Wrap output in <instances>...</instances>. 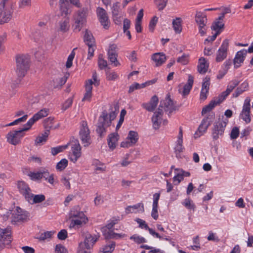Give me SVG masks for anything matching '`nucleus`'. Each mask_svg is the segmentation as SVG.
Listing matches in <instances>:
<instances>
[{"label": "nucleus", "mask_w": 253, "mask_h": 253, "mask_svg": "<svg viewBox=\"0 0 253 253\" xmlns=\"http://www.w3.org/2000/svg\"><path fill=\"white\" fill-rule=\"evenodd\" d=\"M116 117V113L115 111L110 112L109 116L106 111L102 112L101 115L98 119L96 129L100 137H102L104 135L106 132V128L111 125L112 121L114 120Z\"/></svg>", "instance_id": "1"}, {"label": "nucleus", "mask_w": 253, "mask_h": 253, "mask_svg": "<svg viewBox=\"0 0 253 253\" xmlns=\"http://www.w3.org/2000/svg\"><path fill=\"white\" fill-rule=\"evenodd\" d=\"M13 11L14 2L12 0H2L0 2V24L10 21Z\"/></svg>", "instance_id": "2"}, {"label": "nucleus", "mask_w": 253, "mask_h": 253, "mask_svg": "<svg viewBox=\"0 0 253 253\" xmlns=\"http://www.w3.org/2000/svg\"><path fill=\"white\" fill-rule=\"evenodd\" d=\"M30 59L28 55L20 54L16 56V73L18 78L24 77L30 68Z\"/></svg>", "instance_id": "3"}, {"label": "nucleus", "mask_w": 253, "mask_h": 253, "mask_svg": "<svg viewBox=\"0 0 253 253\" xmlns=\"http://www.w3.org/2000/svg\"><path fill=\"white\" fill-rule=\"evenodd\" d=\"M89 9L86 7H84L78 10L74 15V31L79 32L86 22V17L88 13Z\"/></svg>", "instance_id": "4"}, {"label": "nucleus", "mask_w": 253, "mask_h": 253, "mask_svg": "<svg viewBox=\"0 0 253 253\" xmlns=\"http://www.w3.org/2000/svg\"><path fill=\"white\" fill-rule=\"evenodd\" d=\"M70 217L74 218L72 219L70 228L80 227L83 224H85L87 221V218L82 211H71Z\"/></svg>", "instance_id": "5"}, {"label": "nucleus", "mask_w": 253, "mask_h": 253, "mask_svg": "<svg viewBox=\"0 0 253 253\" xmlns=\"http://www.w3.org/2000/svg\"><path fill=\"white\" fill-rule=\"evenodd\" d=\"M29 128L24 125V127L19 130L10 131L7 134V141L11 144L16 145L20 143L21 139L24 136L23 132L28 130Z\"/></svg>", "instance_id": "6"}, {"label": "nucleus", "mask_w": 253, "mask_h": 253, "mask_svg": "<svg viewBox=\"0 0 253 253\" xmlns=\"http://www.w3.org/2000/svg\"><path fill=\"white\" fill-rule=\"evenodd\" d=\"M215 119V115L213 113H210L204 118L198 127V132H196L195 134V137L197 138L200 135L205 132L208 128L212 123Z\"/></svg>", "instance_id": "7"}, {"label": "nucleus", "mask_w": 253, "mask_h": 253, "mask_svg": "<svg viewBox=\"0 0 253 253\" xmlns=\"http://www.w3.org/2000/svg\"><path fill=\"white\" fill-rule=\"evenodd\" d=\"M79 135L84 147H87L90 144V132L87 127V123L85 121H83L82 123Z\"/></svg>", "instance_id": "8"}, {"label": "nucleus", "mask_w": 253, "mask_h": 253, "mask_svg": "<svg viewBox=\"0 0 253 253\" xmlns=\"http://www.w3.org/2000/svg\"><path fill=\"white\" fill-rule=\"evenodd\" d=\"M158 109L160 111L164 110L169 113H172L175 110L176 107L173 100L170 98V95L168 94L164 100H161Z\"/></svg>", "instance_id": "9"}, {"label": "nucleus", "mask_w": 253, "mask_h": 253, "mask_svg": "<svg viewBox=\"0 0 253 253\" xmlns=\"http://www.w3.org/2000/svg\"><path fill=\"white\" fill-rule=\"evenodd\" d=\"M226 125V122L220 120L214 123L212 130V136L213 139L216 140L223 134Z\"/></svg>", "instance_id": "10"}, {"label": "nucleus", "mask_w": 253, "mask_h": 253, "mask_svg": "<svg viewBox=\"0 0 253 253\" xmlns=\"http://www.w3.org/2000/svg\"><path fill=\"white\" fill-rule=\"evenodd\" d=\"M71 147L72 155L70 159L75 163L78 159L81 156V147L78 140L71 142L69 144Z\"/></svg>", "instance_id": "11"}, {"label": "nucleus", "mask_w": 253, "mask_h": 253, "mask_svg": "<svg viewBox=\"0 0 253 253\" xmlns=\"http://www.w3.org/2000/svg\"><path fill=\"white\" fill-rule=\"evenodd\" d=\"M12 241L11 231L8 229L0 230V245L2 250L10 245Z\"/></svg>", "instance_id": "12"}, {"label": "nucleus", "mask_w": 253, "mask_h": 253, "mask_svg": "<svg viewBox=\"0 0 253 253\" xmlns=\"http://www.w3.org/2000/svg\"><path fill=\"white\" fill-rule=\"evenodd\" d=\"M18 188L20 192L28 202H31L33 194L31 193V190L28 185L25 182L18 181L17 184Z\"/></svg>", "instance_id": "13"}, {"label": "nucleus", "mask_w": 253, "mask_h": 253, "mask_svg": "<svg viewBox=\"0 0 253 253\" xmlns=\"http://www.w3.org/2000/svg\"><path fill=\"white\" fill-rule=\"evenodd\" d=\"M27 217L26 213L22 209L17 207L16 210L12 212L11 222L15 224L18 222H23L26 220Z\"/></svg>", "instance_id": "14"}, {"label": "nucleus", "mask_w": 253, "mask_h": 253, "mask_svg": "<svg viewBox=\"0 0 253 253\" xmlns=\"http://www.w3.org/2000/svg\"><path fill=\"white\" fill-rule=\"evenodd\" d=\"M99 236H93L90 234H86L84 237V240L83 243L80 244V248H85L87 250H90L93 246L95 242L98 240Z\"/></svg>", "instance_id": "15"}, {"label": "nucleus", "mask_w": 253, "mask_h": 253, "mask_svg": "<svg viewBox=\"0 0 253 253\" xmlns=\"http://www.w3.org/2000/svg\"><path fill=\"white\" fill-rule=\"evenodd\" d=\"M228 46L229 41L226 39L223 41L220 47L217 51L216 57V62H221L226 58Z\"/></svg>", "instance_id": "16"}, {"label": "nucleus", "mask_w": 253, "mask_h": 253, "mask_svg": "<svg viewBox=\"0 0 253 253\" xmlns=\"http://www.w3.org/2000/svg\"><path fill=\"white\" fill-rule=\"evenodd\" d=\"M70 27V18L69 16L63 17L58 21L56 25L57 31L62 33H65L68 32Z\"/></svg>", "instance_id": "17"}, {"label": "nucleus", "mask_w": 253, "mask_h": 253, "mask_svg": "<svg viewBox=\"0 0 253 253\" xmlns=\"http://www.w3.org/2000/svg\"><path fill=\"white\" fill-rule=\"evenodd\" d=\"M97 14L100 22L105 29H108L110 27V23L108 17L105 9L98 7L97 9Z\"/></svg>", "instance_id": "18"}, {"label": "nucleus", "mask_w": 253, "mask_h": 253, "mask_svg": "<svg viewBox=\"0 0 253 253\" xmlns=\"http://www.w3.org/2000/svg\"><path fill=\"white\" fill-rule=\"evenodd\" d=\"M117 46L115 44H112L109 46L108 50V59L112 64H114L115 66H118L120 65L117 60L118 54L116 51Z\"/></svg>", "instance_id": "19"}, {"label": "nucleus", "mask_w": 253, "mask_h": 253, "mask_svg": "<svg viewBox=\"0 0 253 253\" xmlns=\"http://www.w3.org/2000/svg\"><path fill=\"white\" fill-rule=\"evenodd\" d=\"M48 110L46 109L41 110L37 113L35 114L33 117L28 121L27 124H25V126H27L29 128H30L35 122L47 116L48 115Z\"/></svg>", "instance_id": "20"}, {"label": "nucleus", "mask_w": 253, "mask_h": 253, "mask_svg": "<svg viewBox=\"0 0 253 253\" xmlns=\"http://www.w3.org/2000/svg\"><path fill=\"white\" fill-rule=\"evenodd\" d=\"M247 54V51L244 49L241 50L237 52L233 60L234 68H238L241 66V64L244 62Z\"/></svg>", "instance_id": "21"}, {"label": "nucleus", "mask_w": 253, "mask_h": 253, "mask_svg": "<svg viewBox=\"0 0 253 253\" xmlns=\"http://www.w3.org/2000/svg\"><path fill=\"white\" fill-rule=\"evenodd\" d=\"M163 112L157 109L156 111L151 118L153 127L155 129H158L160 128V125L162 121V116Z\"/></svg>", "instance_id": "22"}, {"label": "nucleus", "mask_w": 253, "mask_h": 253, "mask_svg": "<svg viewBox=\"0 0 253 253\" xmlns=\"http://www.w3.org/2000/svg\"><path fill=\"white\" fill-rule=\"evenodd\" d=\"M250 101L249 98L247 97L244 102L243 108L242 110L243 119L247 123H249L251 122L250 113Z\"/></svg>", "instance_id": "23"}, {"label": "nucleus", "mask_w": 253, "mask_h": 253, "mask_svg": "<svg viewBox=\"0 0 253 253\" xmlns=\"http://www.w3.org/2000/svg\"><path fill=\"white\" fill-rule=\"evenodd\" d=\"M194 83V77L190 74L188 75V78L187 83L183 86L182 90L179 88V92L181 93L183 96L187 95L191 89Z\"/></svg>", "instance_id": "24"}, {"label": "nucleus", "mask_w": 253, "mask_h": 253, "mask_svg": "<svg viewBox=\"0 0 253 253\" xmlns=\"http://www.w3.org/2000/svg\"><path fill=\"white\" fill-rule=\"evenodd\" d=\"M158 102V97L156 95H154L151 98L150 102L143 103L142 106L148 111L152 112L155 109Z\"/></svg>", "instance_id": "25"}, {"label": "nucleus", "mask_w": 253, "mask_h": 253, "mask_svg": "<svg viewBox=\"0 0 253 253\" xmlns=\"http://www.w3.org/2000/svg\"><path fill=\"white\" fill-rule=\"evenodd\" d=\"M93 81L92 80H88L85 84V93L82 99V101H90L92 97Z\"/></svg>", "instance_id": "26"}, {"label": "nucleus", "mask_w": 253, "mask_h": 253, "mask_svg": "<svg viewBox=\"0 0 253 253\" xmlns=\"http://www.w3.org/2000/svg\"><path fill=\"white\" fill-rule=\"evenodd\" d=\"M160 194L155 193L153 195V208L151 212L152 217L155 220L158 218V201L160 199Z\"/></svg>", "instance_id": "27"}, {"label": "nucleus", "mask_w": 253, "mask_h": 253, "mask_svg": "<svg viewBox=\"0 0 253 253\" xmlns=\"http://www.w3.org/2000/svg\"><path fill=\"white\" fill-rule=\"evenodd\" d=\"M152 59L156 63V66H159L165 63L167 58L164 53L158 52L153 54Z\"/></svg>", "instance_id": "28"}, {"label": "nucleus", "mask_w": 253, "mask_h": 253, "mask_svg": "<svg viewBox=\"0 0 253 253\" xmlns=\"http://www.w3.org/2000/svg\"><path fill=\"white\" fill-rule=\"evenodd\" d=\"M224 28V24L223 23V20H219V17L215 20L211 26V30L215 31L216 33H218L219 34Z\"/></svg>", "instance_id": "29"}, {"label": "nucleus", "mask_w": 253, "mask_h": 253, "mask_svg": "<svg viewBox=\"0 0 253 253\" xmlns=\"http://www.w3.org/2000/svg\"><path fill=\"white\" fill-rule=\"evenodd\" d=\"M209 64L207 63L205 58L201 57L199 60V64L197 66L198 71L200 74H205L208 70Z\"/></svg>", "instance_id": "30"}, {"label": "nucleus", "mask_w": 253, "mask_h": 253, "mask_svg": "<svg viewBox=\"0 0 253 253\" xmlns=\"http://www.w3.org/2000/svg\"><path fill=\"white\" fill-rule=\"evenodd\" d=\"M118 137L119 135L117 133H112L109 135L107 142L111 150H113L116 148Z\"/></svg>", "instance_id": "31"}, {"label": "nucleus", "mask_w": 253, "mask_h": 253, "mask_svg": "<svg viewBox=\"0 0 253 253\" xmlns=\"http://www.w3.org/2000/svg\"><path fill=\"white\" fill-rule=\"evenodd\" d=\"M195 21L198 26L206 25L207 19L206 15L201 11H197L195 15Z\"/></svg>", "instance_id": "32"}, {"label": "nucleus", "mask_w": 253, "mask_h": 253, "mask_svg": "<svg viewBox=\"0 0 253 253\" xmlns=\"http://www.w3.org/2000/svg\"><path fill=\"white\" fill-rule=\"evenodd\" d=\"M182 20L180 17H176L172 22L173 29L176 34H180L182 30Z\"/></svg>", "instance_id": "33"}, {"label": "nucleus", "mask_w": 253, "mask_h": 253, "mask_svg": "<svg viewBox=\"0 0 253 253\" xmlns=\"http://www.w3.org/2000/svg\"><path fill=\"white\" fill-rule=\"evenodd\" d=\"M84 41L87 45H95V40L92 34L87 30L85 31L84 35Z\"/></svg>", "instance_id": "34"}, {"label": "nucleus", "mask_w": 253, "mask_h": 253, "mask_svg": "<svg viewBox=\"0 0 253 253\" xmlns=\"http://www.w3.org/2000/svg\"><path fill=\"white\" fill-rule=\"evenodd\" d=\"M141 207L142 210L141 211H144V207L142 203H138L136 205L133 206H127L125 209V212L126 214H129L130 213L134 212L136 211V210Z\"/></svg>", "instance_id": "35"}, {"label": "nucleus", "mask_w": 253, "mask_h": 253, "mask_svg": "<svg viewBox=\"0 0 253 253\" xmlns=\"http://www.w3.org/2000/svg\"><path fill=\"white\" fill-rule=\"evenodd\" d=\"M217 105V104L215 102V100L211 101L208 105L205 106L203 108L202 111V115H204V114L210 112Z\"/></svg>", "instance_id": "36"}, {"label": "nucleus", "mask_w": 253, "mask_h": 253, "mask_svg": "<svg viewBox=\"0 0 253 253\" xmlns=\"http://www.w3.org/2000/svg\"><path fill=\"white\" fill-rule=\"evenodd\" d=\"M126 138L130 141V143L135 144L138 140V134L137 132L131 130Z\"/></svg>", "instance_id": "37"}, {"label": "nucleus", "mask_w": 253, "mask_h": 253, "mask_svg": "<svg viewBox=\"0 0 253 253\" xmlns=\"http://www.w3.org/2000/svg\"><path fill=\"white\" fill-rule=\"evenodd\" d=\"M115 247V243L114 242H111L110 244L103 247L100 253H111L114 250Z\"/></svg>", "instance_id": "38"}, {"label": "nucleus", "mask_w": 253, "mask_h": 253, "mask_svg": "<svg viewBox=\"0 0 253 253\" xmlns=\"http://www.w3.org/2000/svg\"><path fill=\"white\" fill-rule=\"evenodd\" d=\"M60 13L61 16H68L70 14V11L68 6V3L60 4Z\"/></svg>", "instance_id": "39"}, {"label": "nucleus", "mask_w": 253, "mask_h": 253, "mask_svg": "<svg viewBox=\"0 0 253 253\" xmlns=\"http://www.w3.org/2000/svg\"><path fill=\"white\" fill-rule=\"evenodd\" d=\"M68 144L59 146L56 147H52L51 149V153L53 156H55L60 152H62L64 150L68 147Z\"/></svg>", "instance_id": "40"}, {"label": "nucleus", "mask_w": 253, "mask_h": 253, "mask_svg": "<svg viewBox=\"0 0 253 253\" xmlns=\"http://www.w3.org/2000/svg\"><path fill=\"white\" fill-rule=\"evenodd\" d=\"M68 161L66 159H62L58 162L56 166V168L58 170L62 171L68 165Z\"/></svg>", "instance_id": "41"}, {"label": "nucleus", "mask_w": 253, "mask_h": 253, "mask_svg": "<svg viewBox=\"0 0 253 253\" xmlns=\"http://www.w3.org/2000/svg\"><path fill=\"white\" fill-rule=\"evenodd\" d=\"M125 236V234L122 235L120 234L115 233L112 231H108V233L105 235V237L106 239H118L124 237Z\"/></svg>", "instance_id": "42"}, {"label": "nucleus", "mask_w": 253, "mask_h": 253, "mask_svg": "<svg viewBox=\"0 0 253 253\" xmlns=\"http://www.w3.org/2000/svg\"><path fill=\"white\" fill-rule=\"evenodd\" d=\"M182 205L188 210H192L193 211L195 210V205L189 198L185 199L184 201L182 203Z\"/></svg>", "instance_id": "43"}, {"label": "nucleus", "mask_w": 253, "mask_h": 253, "mask_svg": "<svg viewBox=\"0 0 253 253\" xmlns=\"http://www.w3.org/2000/svg\"><path fill=\"white\" fill-rule=\"evenodd\" d=\"M177 62L183 65H187L189 63V55L183 54L181 57L177 59Z\"/></svg>", "instance_id": "44"}, {"label": "nucleus", "mask_w": 253, "mask_h": 253, "mask_svg": "<svg viewBox=\"0 0 253 253\" xmlns=\"http://www.w3.org/2000/svg\"><path fill=\"white\" fill-rule=\"evenodd\" d=\"M45 197L44 195L40 194L34 195L32 197L31 201L32 200L33 203H39L44 201Z\"/></svg>", "instance_id": "45"}, {"label": "nucleus", "mask_w": 253, "mask_h": 253, "mask_svg": "<svg viewBox=\"0 0 253 253\" xmlns=\"http://www.w3.org/2000/svg\"><path fill=\"white\" fill-rule=\"evenodd\" d=\"M76 48H74L73 50L71 52V54L69 55L67 61L66 63V66L67 68H70L72 65L73 60L75 55V52H74V50Z\"/></svg>", "instance_id": "46"}, {"label": "nucleus", "mask_w": 253, "mask_h": 253, "mask_svg": "<svg viewBox=\"0 0 253 253\" xmlns=\"http://www.w3.org/2000/svg\"><path fill=\"white\" fill-rule=\"evenodd\" d=\"M0 214L2 217L3 220L6 221L8 219L10 215H12V212L10 210L2 209Z\"/></svg>", "instance_id": "47"}, {"label": "nucleus", "mask_w": 253, "mask_h": 253, "mask_svg": "<svg viewBox=\"0 0 253 253\" xmlns=\"http://www.w3.org/2000/svg\"><path fill=\"white\" fill-rule=\"evenodd\" d=\"M53 118L49 117L46 119L44 121V126L45 128H52L53 127Z\"/></svg>", "instance_id": "48"}, {"label": "nucleus", "mask_w": 253, "mask_h": 253, "mask_svg": "<svg viewBox=\"0 0 253 253\" xmlns=\"http://www.w3.org/2000/svg\"><path fill=\"white\" fill-rule=\"evenodd\" d=\"M239 84V82L237 80L232 81L228 85L226 90L230 93Z\"/></svg>", "instance_id": "49"}, {"label": "nucleus", "mask_w": 253, "mask_h": 253, "mask_svg": "<svg viewBox=\"0 0 253 253\" xmlns=\"http://www.w3.org/2000/svg\"><path fill=\"white\" fill-rule=\"evenodd\" d=\"M230 94V92L226 90L223 91L219 96L217 100H215V102L217 105L219 104L222 102L225 98Z\"/></svg>", "instance_id": "50"}, {"label": "nucleus", "mask_w": 253, "mask_h": 253, "mask_svg": "<svg viewBox=\"0 0 253 253\" xmlns=\"http://www.w3.org/2000/svg\"><path fill=\"white\" fill-rule=\"evenodd\" d=\"M230 94V92L226 90L223 91L219 96L217 100H215V102L217 105L219 104L222 102L225 98Z\"/></svg>", "instance_id": "51"}, {"label": "nucleus", "mask_w": 253, "mask_h": 253, "mask_svg": "<svg viewBox=\"0 0 253 253\" xmlns=\"http://www.w3.org/2000/svg\"><path fill=\"white\" fill-rule=\"evenodd\" d=\"M73 100V96L69 98L63 104L62 110L63 111H65L69 108H70L72 103Z\"/></svg>", "instance_id": "52"}, {"label": "nucleus", "mask_w": 253, "mask_h": 253, "mask_svg": "<svg viewBox=\"0 0 253 253\" xmlns=\"http://www.w3.org/2000/svg\"><path fill=\"white\" fill-rule=\"evenodd\" d=\"M102 57L103 56L101 54L99 55V56L98 63L99 67L100 69H103L106 68L107 66V61L103 59Z\"/></svg>", "instance_id": "53"}, {"label": "nucleus", "mask_w": 253, "mask_h": 253, "mask_svg": "<svg viewBox=\"0 0 253 253\" xmlns=\"http://www.w3.org/2000/svg\"><path fill=\"white\" fill-rule=\"evenodd\" d=\"M106 78L108 81H114L118 78V76L115 72H107Z\"/></svg>", "instance_id": "54"}, {"label": "nucleus", "mask_w": 253, "mask_h": 253, "mask_svg": "<svg viewBox=\"0 0 253 253\" xmlns=\"http://www.w3.org/2000/svg\"><path fill=\"white\" fill-rule=\"evenodd\" d=\"M210 78L208 77L204 78V82L202 84V89L209 91L210 84Z\"/></svg>", "instance_id": "55"}, {"label": "nucleus", "mask_w": 253, "mask_h": 253, "mask_svg": "<svg viewBox=\"0 0 253 253\" xmlns=\"http://www.w3.org/2000/svg\"><path fill=\"white\" fill-rule=\"evenodd\" d=\"M27 118H28V115H23V117H22L20 118H18V119L15 120L14 121L10 123L7 126H11L17 125L18 123H20V122H25L27 120Z\"/></svg>", "instance_id": "56"}, {"label": "nucleus", "mask_w": 253, "mask_h": 253, "mask_svg": "<svg viewBox=\"0 0 253 253\" xmlns=\"http://www.w3.org/2000/svg\"><path fill=\"white\" fill-rule=\"evenodd\" d=\"M68 237V233L66 230H61L57 234V238L60 240H64Z\"/></svg>", "instance_id": "57"}, {"label": "nucleus", "mask_w": 253, "mask_h": 253, "mask_svg": "<svg viewBox=\"0 0 253 253\" xmlns=\"http://www.w3.org/2000/svg\"><path fill=\"white\" fill-rule=\"evenodd\" d=\"M158 18L157 17L154 16L150 21L149 25V30L151 32H153L154 28L158 22Z\"/></svg>", "instance_id": "58"}, {"label": "nucleus", "mask_w": 253, "mask_h": 253, "mask_svg": "<svg viewBox=\"0 0 253 253\" xmlns=\"http://www.w3.org/2000/svg\"><path fill=\"white\" fill-rule=\"evenodd\" d=\"M55 253H68L67 250L62 245L58 244L56 246Z\"/></svg>", "instance_id": "59"}, {"label": "nucleus", "mask_w": 253, "mask_h": 253, "mask_svg": "<svg viewBox=\"0 0 253 253\" xmlns=\"http://www.w3.org/2000/svg\"><path fill=\"white\" fill-rule=\"evenodd\" d=\"M157 1V6L159 10H163L166 6L168 0H155Z\"/></svg>", "instance_id": "60"}, {"label": "nucleus", "mask_w": 253, "mask_h": 253, "mask_svg": "<svg viewBox=\"0 0 253 253\" xmlns=\"http://www.w3.org/2000/svg\"><path fill=\"white\" fill-rule=\"evenodd\" d=\"M130 239L133 240L136 243L138 244L146 242V240L145 238L136 235H133L130 237Z\"/></svg>", "instance_id": "61"}, {"label": "nucleus", "mask_w": 253, "mask_h": 253, "mask_svg": "<svg viewBox=\"0 0 253 253\" xmlns=\"http://www.w3.org/2000/svg\"><path fill=\"white\" fill-rule=\"evenodd\" d=\"M29 176L32 180H39L41 178V171L35 173L31 172L29 174Z\"/></svg>", "instance_id": "62"}, {"label": "nucleus", "mask_w": 253, "mask_h": 253, "mask_svg": "<svg viewBox=\"0 0 253 253\" xmlns=\"http://www.w3.org/2000/svg\"><path fill=\"white\" fill-rule=\"evenodd\" d=\"M136 221L139 224V227L144 228L145 229L148 228L149 226L144 220L140 218H137L136 219Z\"/></svg>", "instance_id": "63"}, {"label": "nucleus", "mask_w": 253, "mask_h": 253, "mask_svg": "<svg viewBox=\"0 0 253 253\" xmlns=\"http://www.w3.org/2000/svg\"><path fill=\"white\" fill-rule=\"evenodd\" d=\"M239 134V130L237 127H234L232 129L231 134L230 137L232 139H236L237 138Z\"/></svg>", "instance_id": "64"}]
</instances>
